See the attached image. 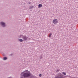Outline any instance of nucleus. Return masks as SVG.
I'll use <instances>...</instances> for the list:
<instances>
[{
  "label": "nucleus",
  "mask_w": 78,
  "mask_h": 78,
  "mask_svg": "<svg viewBox=\"0 0 78 78\" xmlns=\"http://www.w3.org/2000/svg\"><path fill=\"white\" fill-rule=\"evenodd\" d=\"M27 78L28 77H30V78H33L34 76L30 72L28 71V70H26L24 73H23V75L22 76L21 78Z\"/></svg>",
  "instance_id": "1"
},
{
  "label": "nucleus",
  "mask_w": 78,
  "mask_h": 78,
  "mask_svg": "<svg viewBox=\"0 0 78 78\" xmlns=\"http://www.w3.org/2000/svg\"><path fill=\"white\" fill-rule=\"evenodd\" d=\"M66 76H64L61 73H58L57 74L55 77V78H66Z\"/></svg>",
  "instance_id": "2"
},
{
  "label": "nucleus",
  "mask_w": 78,
  "mask_h": 78,
  "mask_svg": "<svg viewBox=\"0 0 78 78\" xmlns=\"http://www.w3.org/2000/svg\"><path fill=\"white\" fill-rule=\"evenodd\" d=\"M52 22L54 24H57L58 23V20L55 19L53 20Z\"/></svg>",
  "instance_id": "3"
},
{
  "label": "nucleus",
  "mask_w": 78,
  "mask_h": 78,
  "mask_svg": "<svg viewBox=\"0 0 78 78\" xmlns=\"http://www.w3.org/2000/svg\"><path fill=\"white\" fill-rule=\"evenodd\" d=\"M23 38L24 40V41H25L26 40H27L28 39V37L26 36H24L23 37Z\"/></svg>",
  "instance_id": "4"
},
{
  "label": "nucleus",
  "mask_w": 78,
  "mask_h": 78,
  "mask_svg": "<svg viewBox=\"0 0 78 78\" xmlns=\"http://www.w3.org/2000/svg\"><path fill=\"white\" fill-rule=\"evenodd\" d=\"M1 25H2L3 27H5V24L3 22H1Z\"/></svg>",
  "instance_id": "5"
},
{
  "label": "nucleus",
  "mask_w": 78,
  "mask_h": 78,
  "mask_svg": "<svg viewBox=\"0 0 78 78\" xmlns=\"http://www.w3.org/2000/svg\"><path fill=\"white\" fill-rule=\"evenodd\" d=\"M42 6V5L41 4H39L38 5V8H41Z\"/></svg>",
  "instance_id": "6"
},
{
  "label": "nucleus",
  "mask_w": 78,
  "mask_h": 78,
  "mask_svg": "<svg viewBox=\"0 0 78 78\" xmlns=\"http://www.w3.org/2000/svg\"><path fill=\"white\" fill-rule=\"evenodd\" d=\"M62 73L63 74V75H66V73L64 72H63Z\"/></svg>",
  "instance_id": "7"
},
{
  "label": "nucleus",
  "mask_w": 78,
  "mask_h": 78,
  "mask_svg": "<svg viewBox=\"0 0 78 78\" xmlns=\"http://www.w3.org/2000/svg\"><path fill=\"white\" fill-rule=\"evenodd\" d=\"M7 59V58H6V57H4L3 58V60H6Z\"/></svg>",
  "instance_id": "8"
},
{
  "label": "nucleus",
  "mask_w": 78,
  "mask_h": 78,
  "mask_svg": "<svg viewBox=\"0 0 78 78\" xmlns=\"http://www.w3.org/2000/svg\"><path fill=\"white\" fill-rule=\"evenodd\" d=\"M51 35H52V34H50L49 35V37H51Z\"/></svg>",
  "instance_id": "9"
},
{
  "label": "nucleus",
  "mask_w": 78,
  "mask_h": 78,
  "mask_svg": "<svg viewBox=\"0 0 78 78\" xmlns=\"http://www.w3.org/2000/svg\"><path fill=\"white\" fill-rule=\"evenodd\" d=\"M23 40L22 39H20V42H23Z\"/></svg>",
  "instance_id": "10"
},
{
  "label": "nucleus",
  "mask_w": 78,
  "mask_h": 78,
  "mask_svg": "<svg viewBox=\"0 0 78 78\" xmlns=\"http://www.w3.org/2000/svg\"><path fill=\"white\" fill-rule=\"evenodd\" d=\"M42 76V74H40L39 75V76H40V77H41V76Z\"/></svg>",
  "instance_id": "11"
},
{
  "label": "nucleus",
  "mask_w": 78,
  "mask_h": 78,
  "mask_svg": "<svg viewBox=\"0 0 78 78\" xmlns=\"http://www.w3.org/2000/svg\"><path fill=\"white\" fill-rule=\"evenodd\" d=\"M57 72H59V69H58L57 70Z\"/></svg>",
  "instance_id": "12"
},
{
  "label": "nucleus",
  "mask_w": 78,
  "mask_h": 78,
  "mask_svg": "<svg viewBox=\"0 0 78 78\" xmlns=\"http://www.w3.org/2000/svg\"><path fill=\"white\" fill-rule=\"evenodd\" d=\"M40 59H42V56L40 57Z\"/></svg>",
  "instance_id": "13"
},
{
  "label": "nucleus",
  "mask_w": 78,
  "mask_h": 78,
  "mask_svg": "<svg viewBox=\"0 0 78 78\" xmlns=\"http://www.w3.org/2000/svg\"><path fill=\"white\" fill-rule=\"evenodd\" d=\"M29 4H31V2H30L29 3Z\"/></svg>",
  "instance_id": "14"
},
{
  "label": "nucleus",
  "mask_w": 78,
  "mask_h": 78,
  "mask_svg": "<svg viewBox=\"0 0 78 78\" xmlns=\"http://www.w3.org/2000/svg\"><path fill=\"white\" fill-rule=\"evenodd\" d=\"M72 78H75V77H72Z\"/></svg>",
  "instance_id": "15"
},
{
  "label": "nucleus",
  "mask_w": 78,
  "mask_h": 78,
  "mask_svg": "<svg viewBox=\"0 0 78 78\" xmlns=\"http://www.w3.org/2000/svg\"><path fill=\"white\" fill-rule=\"evenodd\" d=\"M21 75H22V74H21Z\"/></svg>",
  "instance_id": "16"
},
{
  "label": "nucleus",
  "mask_w": 78,
  "mask_h": 78,
  "mask_svg": "<svg viewBox=\"0 0 78 78\" xmlns=\"http://www.w3.org/2000/svg\"><path fill=\"white\" fill-rule=\"evenodd\" d=\"M19 41H20V40H19Z\"/></svg>",
  "instance_id": "17"
}]
</instances>
